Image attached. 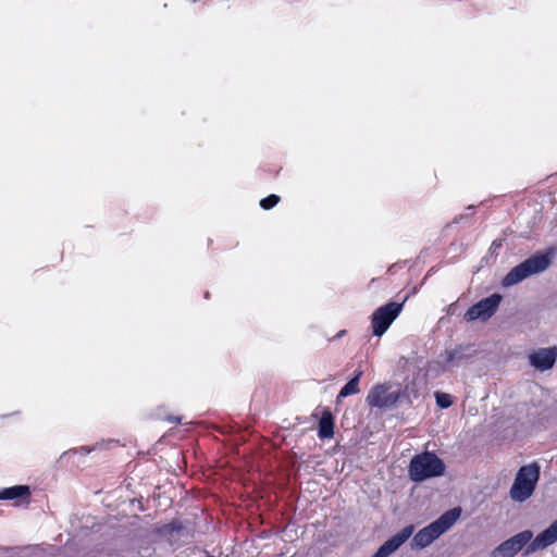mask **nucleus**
I'll return each instance as SVG.
<instances>
[{
    "mask_svg": "<svg viewBox=\"0 0 557 557\" xmlns=\"http://www.w3.org/2000/svg\"><path fill=\"white\" fill-rule=\"evenodd\" d=\"M502 299L503 297L499 294H492L483 298L466 311L465 319L469 322L474 320H488L498 309Z\"/></svg>",
    "mask_w": 557,
    "mask_h": 557,
    "instance_id": "obj_7",
    "label": "nucleus"
},
{
    "mask_svg": "<svg viewBox=\"0 0 557 557\" xmlns=\"http://www.w3.org/2000/svg\"><path fill=\"white\" fill-rule=\"evenodd\" d=\"M435 398H436V404L441 408H448L453 404L451 396L449 394L436 393Z\"/></svg>",
    "mask_w": 557,
    "mask_h": 557,
    "instance_id": "obj_14",
    "label": "nucleus"
},
{
    "mask_svg": "<svg viewBox=\"0 0 557 557\" xmlns=\"http://www.w3.org/2000/svg\"><path fill=\"white\" fill-rule=\"evenodd\" d=\"M280 201V197L276 196V195H270L265 198H263L261 201H260V206L264 209V210H269V209H272L274 206H276Z\"/></svg>",
    "mask_w": 557,
    "mask_h": 557,
    "instance_id": "obj_15",
    "label": "nucleus"
},
{
    "mask_svg": "<svg viewBox=\"0 0 557 557\" xmlns=\"http://www.w3.org/2000/svg\"><path fill=\"white\" fill-rule=\"evenodd\" d=\"M334 435V419L329 410L323 411L319 421L318 436L321 440L332 438Z\"/></svg>",
    "mask_w": 557,
    "mask_h": 557,
    "instance_id": "obj_11",
    "label": "nucleus"
},
{
    "mask_svg": "<svg viewBox=\"0 0 557 557\" xmlns=\"http://www.w3.org/2000/svg\"><path fill=\"white\" fill-rule=\"evenodd\" d=\"M168 420L172 421V422H176V423H178L181 421L180 418H169Z\"/></svg>",
    "mask_w": 557,
    "mask_h": 557,
    "instance_id": "obj_17",
    "label": "nucleus"
},
{
    "mask_svg": "<svg viewBox=\"0 0 557 557\" xmlns=\"http://www.w3.org/2000/svg\"><path fill=\"white\" fill-rule=\"evenodd\" d=\"M77 451L83 454V455H87V454H89L91 451V448H88L86 446H82V447L78 448Z\"/></svg>",
    "mask_w": 557,
    "mask_h": 557,
    "instance_id": "obj_16",
    "label": "nucleus"
},
{
    "mask_svg": "<svg viewBox=\"0 0 557 557\" xmlns=\"http://www.w3.org/2000/svg\"><path fill=\"white\" fill-rule=\"evenodd\" d=\"M29 495L27 485H15L0 491V499H16Z\"/></svg>",
    "mask_w": 557,
    "mask_h": 557,
    "instance_id": "obj_12",
    "label": "nucleus"
},
{
    "mask_svg": "<svg viewBox=\"0 0 557 557\" xmlns=\"http://www.w3.org/2000/svg\"><path fill=\"white\" fill-rule=\"evenodd\" d=\"M548 253L534 255L520 264L512 268L503 280V285L509 287L516 285L533 274L544 272L550 265Z\"/></svg>",
    "mask_w": 557,
    "mask_h": 557,
    "instance_id": "obj_5",
    "label": "nucleus"
},
{
    "mask_svg": "<svg viewBox=\"0 0 557 557\" xmlns=\"http://www.w3.org/2000/svg\"><path fill=\"white\" fill-rule=\"evenodd\" d=\"M361 375L362 371L358 370L355 376L342 387V389L338 393L337 399L359 393V380Z\"/></svg>",
    "mask_w": 557,
    "mask_h": 557,
    "instance_id": "obj_13",
    "label": "nucleus"
},
{
    "mask_svg": "<svg viewBox=\"0 0 557 557\" xmlns=\"http://www.w3.org/2000/svg\"><path fill=\"white\" fill-rule=\"evenodd\" d=\"M556 357V348H540L529 355V362L536 370L546 371L553 368Z\"/></svg>",
    "mask_w": 557,
    "mask_h": 557,
    "instance_id": "obj_9",
    "label": "nucleus"
},
{
    "mask_svg": "<svg viewBox=\"0 0 557 557\" xmlns=\"http://www.w3.org/2000/svg\"><path fill=\"white\" fill-rule=\"evenodd\" d=\"M473 354L474 350L471 346H459L453 350L446 351V360L449 363L459 366L463 360L471 358Z\"/></svg>",
    "mask_w": 557,
    "mask_h": 557,
    "instance_id": "obj_10",
    "label": "nucleus"
},
{
    "mask_svg": "<svg viewBox=\"0 0 557 557\" xmlns=\"http://www.w3.org/2000/svg\"><path fill=\"white\" fill-rule=\"evenodd\" d=\"M540 475L541 467L537 462L520 467L509 490L510 498L518 503L528 500L536 488Z\"/></svg>",
    "mask_w": 557,
    "mask_h": 557,
    "instance_id": "obj_2",
    "label": "nucleus"
},
{
    "mask_svg": "<svg viewBox=\"0 0 557 557\" xmlns=\"http://www.w3.org/2000/svg\"><path fill=\"white\" fill-rule=\"evenodd\" d=\"M367 403L370 407L381 409L393 407L398 400V394L389 392V387L381 384L374 386L367 396Z\"/></svg>",
    "mask_w": 557,
    "mask_h": 557,
    "instance_id": "obj_8",
    "label": "nucleus"
},
{
    "mask_svg": "<svg viewBox=\"0 0 557 557\" xmlns=\"http://www.w3.org/2000/svg\"><path fill=\"white\" fill-rule=\"evenodd\" d=\"M444 472L443 460L431 451L416 455L408 468L409 478L413 482H423L430 478L441 476Z\"/></svg>",
    "mask_w": 557,
    "mask_h": 557,
    "instance_id": "obj_3",
    "label": "nucleus"
},
{
    "mask_svg": "<svg viewBox=\"0 0 557 557\" xmlns=\"http://www.w3.org/2000/svg\"><path fill=\"white\" fill-rule=\"evenodd\" d=\"M404 302L391 301L375 309L371 315V327L374 336L381 337L401 313Z\"/></svg>",
    "mask_w": 557,
    "mask_h": 557,
    "instance_id": "obj_6",
    "label": "nucleus"
},
{
    "mask_svg": "<svg viewBox=\"0 0 557 557\" xmlns=\"http://www.w3.org/2000/svg\"><path fill=\"white\" fill-rule=\"evenodd\" d=\"M557 542V520L533 539V532L524 530L495 547L490 557H513L525 547L523 555L542 550Z\"/></svg>",
    "mask_w": 557,
    "mask_h": 557,
    "instance_id": "obj_1",
    "label": "nucleus"
},
{
    "mask_svg": "<svg viewBox=\"0 0 557 557\" xmlns=\"http://www.w3.org/2000/svg\"><path fill=\"white\" fill-rule=\"evenodd\" d=\"M461 515L459 507L444 512L438 519L421 529L412 540V545L418 548L429 546L433 541L449 530Z\"/></svg>",
    "mask_w": 557,
    "mask_h": 557,
    "instance_id": "obj_4",
    "label": "nucleus"
}]
</instances>
